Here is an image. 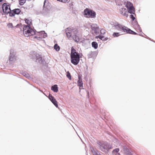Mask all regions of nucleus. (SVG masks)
I'll return each instance as SVG.
<instances>
[{
	"label": "nucleus",
	"mask_w": 155,
	"mask_h": 155,
	"mask_svg": "<svg viewBox=\"0 0 155 155\" xmlns=\"http://www.w3.org/2000/svg\"><path fill=\"white\" fill-rule=\"evenodd\" d=\"M21 12V10L19 8L11 10L9 13V15L11 17L14 16L15 15H18Z\"/></svg>",
	"instance_id": "nucleus-8"
},
{
	"label": "nucleus",
	"mask_w": 155,
	"mask_h": 155,
	"mask_svg": "<svg viewBox=\"0 0 155 155\" xmlns=\"http://www.w3.org/2000/svg\"><path fill=\"white\" fill-rule=\"evenodd\" d=\"M9 60L10 61H14L16 60V58L14 54H11L10 55Z\"/></svg>",
	"instance_id": "nucleus-21"
},
{
	"label": "nucleus",
	"mask_w": 155,
	"mask_h": 155,
	"mask_svg": "<svg viewBox=\"0 0 155 155\" xmlns=\"http://www.w3.org/2000/svg\"><path fill=\"white\" fill-rule=\"evenodd\" d=\"M84 12L85 16L87 18H94L96 17V12L87 8L84 10Z\"/></svg>",
	"instance_id": "nucleus-5"
},
{
	"label": "nucleus",
	"mask_w": 155,
	"mask_h": 155,
	"mask_svg": "<svg viewBox=\"0 0 155 155\" xmlns=\"http://www.w3.org/2000/svg\"><path fill=\"white\" fill-rule=\"evenodd\" d=\"M119 149L118 148H116L114 150L112 151L113 155H120V154L118 153Z\"/></svg>",
	"instance_id": "nucleus-15"
},
{
	"label": "nucleus",
	"mask_w": 155,
	"mask_h": 155,
	"mask_svg": "<svg viewBox=\"0 0 155 155\" xmlns=\"http://www.w3.org/2000/svg\"><path fill=\"white\" fill-rule=\"evenodd\" d=\"M67 35L68 38H70L72 35H77L78 31L76 28H67L65 30Z\"/></svg>",
	"instance_id": "nucleus-3"
},
{
	"label": "nucleus",
	"mask_w": 155,
	"mask_h": 155,
	"mask_svg": "<svg viewBox=\"0 0 155 155\" xmlns=\"http://www.w3.org/2000/svg\"><path fill=\"white\" fill-rule=\"evenodd\" d=\"M11 5L8 3H5L2 5L3 12L6 14H9L11 9L10 8Z\"/></svg>",
	"instance_id": "nucleus-6"
},
{
	"label": "nucleus",
	"mask_w": 155,
	"mask_h": 155,
	"mask_svg": "<svg viewBox=\"0 0 155 155\" xmlns=\"http://www.w3.org/2000/svg\"><path fill=\"white\" fill-rule=\"evenodd\" d=\"M25 22L27 24L28 26L30 27L32 25V19L30 18H25Z\"/></svg>",
	"instance_id": "nucleus-13"
},
{
	"label": "nucleus",
	"mask_w": 155,
	"mask_h": 155,
	"mask_svg": "<svg viewBox=\"0 0 155 155\" xmlns=\"http://www.w3.org/2000/svg\"><path fill=\"white\" fill-rule=\"evenodd\" d=\"M54 48L57 51H58L60 50V48L59 46L57 44H55L54 46Z\"/></svg>",
	"instance_id": "nucleus-23"
},
{
	"label": "nucleus",
	"mask_w": 155,
	"mask_h": 155,
	"mask_svg": "<svg viewBox=\"0 0 155 155\" xmlns=\"http://www.w3.org/2000/svg\"><path fill=\"white\" fill-rule=\"evenodd\" d=\"M96 155H102L100 153H97Z\"/></svg>",
	"instance_id": "nucleus-33"
},
{
	"label": "nucleus",
	"mask_w": 155,
	"mask_h": 155,
	"mask_svg": "<svg viewBox=\"0 0 155 155\" xmlns=\"http://www.w3.org/2000/svg\"><path fill=\"white\" fill-rule=\"evenodd\" d=\"M26 0H19V3L21 5H23L25 2Z\"/></svg>",
	"instance_id": "nucleus-24"
},
{
	"label": "nucleus",
	"mask_w": 155,
	"mask_h": 155,
	"mask_svg": "<svg viewBox=\"0 0 155 155\" xmlns=\"http://www.w3.org/2000/svg\"><path fill=\"white\" fill-rule=\"evenodd\" d=\"M3 0H0V2H2Z\"/></svg>",
	"instance_id": "nucleus-34"
},
{
	"label": "nucleus",
	"mask_w": 155,
	"mask_h": 155,
	"mask_svg": "<svg viewBox=\"0 0 155 155\" xmlns=\"http://www.w3.org/2000/svg\"><path fill=\"white\" fill-rule=\"evenodd\" d=\"M45 35H46L47 36V35L46 34V35H44V36H45Z\"/></svg>",
	"instance_id": "nucleus-35"
},
{
	"label": "nucleus",
	"mask_w": 155,
	"mask_h": 155,
	"mask_svg": "<svg viewBox=\"0 0 155 155\" xmlns=\"http://www.w3.org/2000/svg\"><path fill=\"white\" fill-rule=\"evenodd\" d=\"M96 38H99L100 39L103 41H105L107 40L108 38H104L103 35H99L96 37Z\"/></svg>",
	"instance_id": "nucleus-18"
},
{
	"label": "nucleus",
	"mask_w": 155,
	"mask_h": 155,
	"mask_svg": "<svg viewBox=\"0 0 155 155\" xmlns=\"http://www.w3.org/2000/svg\"><path fill=\"white\" fill-rule=\"evenodd\" d=\"M51 89L54 92H57L58 91V87L57 85H54L51 87Z\"/></svg>",
	"instance_id": "nucleus-17"
},
{
	"label": "nucleus",
	"mask_w": 155,
	"mask_h": 155,
	"mask_svg": "<svg viewBox=\"0 0 155 155\" xmlns=\"http://www.w3.org/2000/svg\"><path fill=\"white\" fill-rule=\"evenodd\" d=\"M129 12L128 11H127L126 8H122L120 9V14L123 16H125L127 17L128 16Z\"/></svg>",
	"instance_id": "nucleus-10"
},
{
	"label": "nucleus",
	"mask_w": 155,
	"mask_h": 155,
	"mask_svg": "<svg viewBox=\"0 0 155 155\" xmlns=\"http://www.w3.org/2000/svg\"><path fill=\"white\" fill-rule=\"evenodd\" d=\"M49 98L52 102L56 107H58V103L56 99L53 97L51 94H49Z\"/></svg>",
	"instance_id": "nucleus-11"
},
{
	"label": "nucleus",
	"mask_w": 155,
	"mask_h": 155,
	"mask_svg": "<svg viewBox=\"0 0 155 155\" xmlns=\"http://www.w3.org/2000/svg\"><path fill=\"white\" fill-rule=\"evenodd\" d=\"M73 37V39L75 41L78 42L80 41V39L78 36H77L76 35H74Z\"/></svg>",
	"instance_id": "nucleus-19"
},
{
	"label": "nucleus",
	"mask_w": 155,
	"mask_h": 155,
	"mask_svg": "<svg viewBox=\"0 0 155 155\" xmlns=\"http://www.w3.org/2000/svg\"><path fill=\"white\" fill-rule=\"evenodd\" d=\"M106 32V30L103 29H102L100 30V33L102 34H104Z\"/></svg>",
	"instance_id": "nucleus-26"
},
{
	"label": "nucleus",
	"mask_w": 155,
	"mask_h": 155,
	"mask_svg": "<svg viewBox=\"0 0 155 155\" xmlns=\"http://www.w3.org/2000/svg\"><path fill=\"white\" fill-rule=\"evenodd\" d=\"M126 7L128 10L129 13L131 14H134L135 12L133 4L130 2H127L126 5Z\"/></svg>",
	"instance_id": "nucleus-7"
},
{
	"label": "nucleus",
	"mask_w": 155,
	"mask_h": 155,
	"mask_svg": "<svg viewBox=\"0 0 155 155\" xmlns=\"http://www.w3.org/2000/svg\"><path fill=\"white\" fill-rule=\"evenodd\" d=\"M123 27V26L120 24H118L116 26V28L119 31H122Z\"/></svg>",
	"instance_id": "nucleus-20"
},
{
	"label": "nucleus",
	"mask_w": 155,
	"mask_h": 155,
	"mask_svg": "<svg viewBox=\"0 0 155 155\" xmlns=\"http://www.w3.org/2000/svg\"><path fill=\"white\" fill-rule=\"evenodd\" d=\"M130 17L132 19L133 21H134L135 19V18L134 17V15H131L130 16Z\"/></svg>",
	"instance_id": "nucleus-29"
},
{
	"label": "nucleus",
	"mask_w": 155,
	"mask_h": 155,
	"mask_svg": "<svg viewBox=\"0 0 155 155\" xmlns=\"http://www.w3.org/2000/svg\"><path fill=\"white\" fill-rule=\"evenodd\" d=\"M97 143L99 145L102 151H108L111 148V145L107 142L99 141Z\"/></svg>",
	"instance_id": "nucleus-4"
},
{
	"label": "nucleus",
	"mask_w": 155,
	"mask_h": 155,
	"mask_svg": "<svg viewBox=\"0 0 155 155\" xmlns=\"http://www.w3.org/2000/svg\"><path fill=\"white\" fill-rule=\"evenodd\" d=\"M36 61H38L39 62L41 63L42 61V58L40 57H39L37 59Z\"/></svg>",
	"instance_id": "nucleus-28"
},
{
	"label": "nucleus",
	"mask_w": 155,
	"mask_h": 155,
	"mask_svg": "<svg viewBox=\"0 0 155 155\" xmlns=\"http://www.w3.org/2000/svg\"><path fill=\"white\" fill-rule=\"evenodd\" d=\"M91 28L92 30L94 31H97L98 29V27L97 25L96 24H93L91 25Z\"/></svg>",
	"instance_id": "nucleus-16"
},
{
	"label": "nucleus",
	"mask_w": 155,
	"mask_h": 155,
	"mask_svg": "<svg viewBox=\"0 0 155 155\" xmlns=\"http://www.w3.org/2000/svg\"><path fill=\"white\" fill-rule=\"evenodd\" d=\"M58 1L62 2L65 3L68 1V0H58Z\"/></svg>",
	"instance_id": "nucleus-30"
},
{
	"label": "nucleus",
	"mask_w": 155,
	"mask_h": 155,
	"mask_svg": "<svg viewBox=\"0 0 155 155\" xmlns=\"http://www.w3.org/2000/svg\"><path fill=\"white\" fill-rule=\"evenodd\" d=\"M119 33H114L113 34V36L114 37H117L119 36Z\"/></svg>",
	"instance_id": "nucleus-27"
},
{
	"label": "nucleus",
	"mask_w": 155,
	"mask_h": 155,
	"mask_svg": "<svg viewBox=\"0 0 155 155\" xmlns=\"http://www.w3.org/2000/svg\"><path fill=\"white\" fill-rule=\"evenodd\" d=\"M8 27H12V23H9L8 25Z\"/></svg>",
	"instance_id": "nucleus-31"
},
{
	"label": "nucleus",
	"mask_w": 155,
	"mask_h": 155,
	"mask_svg": "<svg viewBox=\"0 0 155 155\" xmlns=\"http://www.w3.org/2000/svg\"><path fill=\"white\" fill-rule=\"evenodd\" d=\"M83 82L81 77L80 76H78V85L80 87H83Z\"/></svg>",
	"instance_id": "nucleus-14"
},
{
	"label": "nucleus",
	"mask_w": 155,
	"mask_h": 155,
	"mask_svg": "<svg viewBox=\"0 0 155 155\" xmlns=\"http://www.w3.org/2000/svg\"><path fill=\"white\" fill-rule=\"evenodd\" d=\"M122 31L124 32L129 33L133 35H136L137 33L131 30L126 27L123 26Z\"/></svg>",
	"instance_id": "nucleus-9"
},
{
	"label": "nucleus",
	"mask_w": 155,
	"mask_h": 155,
	"mask_svg": "<svg viewBox=\"0 0 155 155\" xmlns=\"http://www.w3.org/2000/svg\"><path fill=\"white\" fill-rule=\"evenodd\" d=\"M23 33L25 37H28L34 35L35 32L30 27L25 25L23 28Z\"/></svg>",
	"instance_id": "nucleus-2"
},
{
	"label": "nucleus",
	"mask_w": 155,
	"mask_h": 155,
	"mask_svg": "<svg viewBox=\"0 0 155 155\" xmlns=\"http://www.w3.org/2000/svg\"><path fill=\"white\" fill-rule=\"evenodd\" d=\"M46 2V0H45L44 2V5H43V7H45V3Z\"/></svg>",
	"instance_id": "nucleus-32"
},
{
	"label": "nucleus",
	"mask_w": 155,
	"mask_h": 155,
	"mask_svg": "<svg viewBox=\"0 0 155 155\" xmlns=\"http://www.w3.org/2000/svg\"><path fill=\"white\" fill-rule=\"evenodd\" d=\"M44 35H46V33L43 32H39L38 33L36 36L35 37V38H37L38 39H39V38L41 39L45 38L47 37V35H45V36H44Z\"/></svg>",
	"instance_id": "nucleus-12"
},
{
	"label": "nucleus",
	"mask_w": 155,
	"mask_h": 155,
	"mask_svg": "<svg viewBox=\"0 0 155 155\" xmlns=\"http://www.w3.org/2000/svg\"><path fill=\"white\" fill-rule=\"evenodd\" d=\"M92 46L95 49H97L98 47V44L96 42H93L92 43Z\"/></svg>",
	"instance_id": "nucleus-22"
},
{
	"label": "nucleus",
	"mask_w": 155,
	"mask_h": 155,
	"mask_svg": "<svg viewBox=\"0 0 155 155\" xmlns=\"http://www.w3.org/2000/svg\"><path fill=\"white\" fill-rule=\"evenodd\" d=\"M71 62L74 65L78 64L80 61V55L73 47L71 48Z\"/></svg>",
	"instance_id": "nucleus-1"
},
{
	"label": "nucleus",
	"mask_w": 155,
	"mask_h": 155,
	"mask_svg": "<svg viewBox=\"0 0 155 155\" xmlns=\"http://www.w3.org/2000/svg\"><path fill=\"white\" fill-rule=\"evenodd\" d=\"M66 75H67V77L68 78V79L70 80H71V75L70 73H69V71H68L67 72Z\"/></svg>",
	"instance_id": "nucleus-25"
}]
</instances>
